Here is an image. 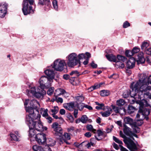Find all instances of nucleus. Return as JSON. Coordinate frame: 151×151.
<instances>
[{
	"label": "nucleus",
	"instance_id": "1",
	"mask_svg": "<svg viewBox=\"0 0 151 151\" xmlns=\"http://www.w3.org/2000/svg\"><path fill=\"white\" fill-rule=\"evenodd\" d=\"M146 85H144L143 83H141V80H139L136 83L132 82L131 84L130 88L131 90H129L130 91V96L131 97L137 98L136 96H137V94L138 95V98L141 99L140 96H139L140 95H141L142 94L147 95L150 96L151 95V93L149 92H147V88H146Z\"/></svg>",
	"mask_w": 151,
	"mask_h": 151
},
{
	"label": "nucleus",
	"instance_id": "2",
	"mask_svg": "<svg viewBox=\"0 0 151 151\" xmlns=\"http://www.w3.org/2000/svg\"><path fill=\"white\" fill-rule=\"evenodd\" d=\"M28 117H29V120L32 121L31 124H34V128L36 131L42 132L44 130V127L40 121L41 115L40 114H28L26 117V120Z\"/></svg>",
	"mask_w": 151,
	"mask_h": 151
},
{
	"label": "nucleus",
	"instance_id": "3",
	"mask_svg": "<svg viewBox=\"0 0 151 151\" xmlns=\"http://www.w3.org/2000/svg\"><path fill=\"white\" fill-rule=\"evenodd\" d=\"M119 135L121 137L124 138L123 141L124 143L131 151H135L137 150V148L134 141L130 138H127L122 131H120Z\"/></svg>",
	"mask_w": 151,
	"mask_h": 151
},
{
	"label": "nucleus",
	"instance_id": "4",
	"mask_svg": "<svg viewBox=\"0 0 151 151\" xmlns=\"http://www.w3.org/2000/svg\"><path fill=\"white\" fill-rule=\"evenodd\" d=\"M77 55L75 53H72L68 56V60L67 63L68 67H74L78 65L79 67L81 65V62L77 58Z\"/></svg>",
	"mask_w": 151,
	"mask_h": 151
},
{
	"label": "nucleus",
	"instance_id": "5",
	"mask_svg": "<svg viewBox=\"0 0 151 151\" xmlns=\"http://www.w3.org/2000/svg\"><path fill=\"white\" fill-rule=\"evenodd\" d=\"M34 2V0H24L22 10L24 15H27L28 14L33 13L34 12L32 7L29 6L28 7V4L29 2L31 5H32L33 4Z\"/></svg>",
	"mask_w": 151,
	"mask_h": 151
},
{
	"label": "nucleus",
	"instance_id": "6",
	"mask_svg": "<svg viewBox=\"0 0 151 151\" xmlns=\"http://www.w3.org/2000/svg\"><path fill=\"white\" fill-rule=\"evenodd\" d=\"M29 104L30 106L26 107L25 109L27 112H32V113H34V110L38 113L39 112L38 108L40 107V104L38 101L36 100L32 99L30 101Z\"/></svg>",
	"mask_w": 151,
	"mask_h": 151
},
{
	"label": "nucleus",
	"instance_id": "7",
	"mask_svg": "<svg viewBox=\"0 0 151 151\" xmlns=\"http://www.w3.org/2000/svg\"><path fill=\"white\" fill-rule=\"evenodd\" d=\"M53 82L51 79L47 78L45 76H42L40 79V87L41 89L47 88L51 86V83Z\"/></svg>",
	"mask_w": 151,
	"mask_h": 151
},
{
	"label": "nucleus",
	"instance_id": "8",
	"mask_svg": "<svg viewBox=\"0 0 151 151\" xmlns=\"http://www.w3.org/2000/svg\"><path fill=\"white\" fill-rule=\"evenodd\" d=\"M52 127L55 132L54 134L56 138L61 137L62 136L63 132L62 128L60 127L58 123H53L52 125Z\"/></svg>",
	"mask_w": 151,
	"mask_h": 151
},
{
	"label": "nucleus",
	"instance_id": "9",
	"mask_svg": "<svg viewBox=\"0 0 151 151\" xmlns=\"http://www.w3.org/2000/svg\"><path fill=\"white\" fill-rule=\"evenodd\" d=\"M65 63L64 60H57L54 63V65L52 66L54 69L57 71H61L63 70L64 67Z\"/></svg>",
	"mask_w": 151,
	"mask_h": 151
},
{
	"label": "nucleus",
	"instance_id": "10",
	"mask_svg": "<svg viewBox=\"0 0 151 151\" xmlns=\"http://www.w3.org/2000/svg\"><path fill=\"white\" fill-rule=\"evenodd\" d=\"M28 93L30 92L32 95L35 97L37 98H40L43 97L46 94V91L43 89H42L40 91L36 92L35 88V87L32 88L30 90H27Z\"/></svg>",
	"mask_w": 151,
	"mask_h": 151
},
{
	"label": "nucleus",
	"instance_id": "11",
	"mask_svg": "<svg viewBox=\"0 0 151 151\" xmlns=\"http://www.w3.org/2000/svg\"><path fill=\"white\" fill-rule=\"evenodd\" d=\"M29 117H28L27 118L26 122L29 128V136L30 137H32L35 136L37 132L36 130L34 128V124H31V122H32V121L30 122L29 120Z\"/></svg>",
	"mask_w": 151,
	"mask_h": 151
},
{
	"label": "nucleus",
	"instance_id": "12",
	"mask_svg": "<svg viewBox=\"0 0 151 151\" xmlns=\"http://www.w3.org/2000/svg\"><path fill=\"white\" fill-rule=\"evenodd\" d=\"M36 141L40 144H43L46 141V135L43 133H38L35 136Z\"/></svg>",
	"mask_w": 151,
	"mask_h": 151
},
{
	"label": "nucleus",
	"instance_id": "13",
	"mask_svg": "<svg viewBox=\"0 0 151 151\" xmlns=\"http://www.w3.org/2000/svg\"><path fill=\"white\" fill-rule=\"evenodd\" d=\"M64 107L66 109L70 111L74 110L73 113H78V109H75V103L72 102L69 103H66L64 105Z\"/></svg>",
	"mask_w": 151,
	"mask_h": 151
},
{
	"label": "nucleus",
	"instance_id": "14",
	"mask_svg": "<svg viewBox=\"0 0 151 151\" xmlns=\"http://www.w3.org/2000/svg\"><path fill=\"white\" fill-rule=\"evenodd\" d=\"M7 4L6 3H2L0 5V17H4L7 12Z\"/></svg>",
	"mask_w": 151,
	"mask_h": 151
},
{
	"label": "nucleus",
	"instance_id": "15",
	"mask_svg": "<svg viewBox=\"0 0 151 151\" xmlns=\"http://www.w3.org/2000/svg\"><path fill=\"white\" fill-rule=\"evenodd\" d=\"M140 118V117L139 118ZM135 125H134L133 128V131L135 133H139L140 131L139 128L138 126H140L142 125L143 123L142 119L140 118L137 120L136 122H134Z\"/></svg>",
	"mask_w": 151,
	"mask_h": 151
},
{
	"label": "nucleus",
	"instance_id": "16",
	"mask_svg": "<svg viewBox=\"0 0 151 151\" xmlns=\"http://www.w3.org/2000/svg\"><path fill=\"white\" fill-rule=\"evenodd\" d=\"M135 60L133 57L130 58L127 61L126 64V66L129 69L133 68L135 65Z\"/></svg>",
	"mask_w": 151,
	"mask_h": 151
},
{
	"label": "nucleus",
	"instance_id": "17",
	"mask_svg": "<svg viewBox=\"0 0 151 151\" xmlns=\"http://www.w3.org/2000/svg\"><path fill=\"white\" fill-rule=\"evenodd\" d=\"M10 135L12 140L16 141H18L19 138L21 137V135L20 133L17 131H15L14 132V134L10 133Z\"/></svg>",
	"mask_w": 151,
	"mask_h": 151
},
{
	"label": "nucleus",
	"instance_id": "18",
	"mask_svg": "<svg viewBox=\"0 0 151 151\" xmlns=\"http://www.w3.org/2000/svg\"><path fill=\"white\" fill-rule=\"evenodd\" d=\"M45 74L50 79H51L53 80L54 78L55 73L53 69H51L50 68L47 69L44 71Z\"/></svg>",
	"mask_w": 151,
	"mask_h": 151
},
{
	"label": "nucleus",
	"instance_id": "19",
	"mask_svg": "<svg viewBox=\"0 0 151 151\" xmlns=\"http://www.w3.org/2000/svg\"><path fill=\"white\" fill-rule=\"evenodd\" d=\"M123 131L124 133L127 135L131 136L133 133L131 131V129L128 127L125 124L123 125Z\"/></svg>",
	"mask_w": 151,
	"mask_h": 151
},
{
	"label": "nucleus",
	"instance_id": "20",
	"mask_svg": "<svg viewBox=\"0 0 151 151\" xmlns=\"http://www.w3.org/2000/svg\"><path fill=\"white\" fill-rule=\"evenodd\" d=\"M125 123L129 124L133 129L134 125H135L134 122L133 120L129 117H127L124 119Z\"/></svg>",
	"mask_w": 151,
	"mask_h": 151
},
{
	"label": "nucleus",
	"instance_id": "21",
	"mask_svg": "<svg viewBox=\"0 0 151 151\" xmlns=\"http://www.w3.org/2000/svg\"><path fill=\"white\" fill-rule=\"evenodd\" d=\"M141 80V83H143L144 85H147V86H150L149 84H151V75L148 78H146L142 80Z\"/></svg>",
	"mask_w": 151,
	"mask_h": 151
},
{
	"label": "nucleus",
	"instance_id": "22",
	"mask_svg": "<svg viewBox=\"0 0 151 151\" xmlns=\"http://www.w3.org/2000/svg\"><path fill=\"white\" fill-rule=\"evenodd\" d=\"M106 57L109 61L116 63L117 61L116 56L113 54L107 55H106Z\"/></svg>",
	"mask_w": 151,
	"mask_h": 151
},
{
	"label": "nucleus",
	"instance_id": "23",
	"mask_svg": "<svg viewBox=\"0 0 151 151\" xmlns=\"http://www.w3.org/2000/svg\"><path fill=\"white\" fill-rule=\"evenodd\" d=\"M96 104L98 105L95 107V108L97 110L103 109L104 110L105 106L103 103H99L98 102H95Z\"/></svg>",
	"mask_w": 151,
	"mask_h": 151
},
{
	"label": "nucleus",
	"instance_id": "24",
	"mask_svg": "<svg viewBox=\"0 0 151 151\" xmlns=\"http://www.w3.org/2000/svg\"><path fill=\"white\" fill-rule=\"evenodd\" d=\"M149 46V44L147 42H144L142 43L141 46L142 50L145 52V51L148 48L147 47Z\"/></svg>",
	"mask_w": 151,
	"mask_h": 151
},
{
	"label": "nucleus",
	"instance_id": "25",
	"mask_svg": "<svg viewBox=\"0 0 151 151\" xmlns=\"http://www.w3.org/2000/svg\"><path fill=\"white\" fill-rule=\"evenodd\" d=\"M137 109L132 105H129L127 108V112L128 113H132L134 112Z\"/></svg>",
	"mask_w": 151,
	"mask_h": 151
},
{
	"label": "nucleus",
	"instance_id": "26",
	"mask_svg": "<svg viewBox=\"0 0 151 151\" xmlns=\"http://www.w3.org/2000/svg\"><path fill=\"white\" fill-rule=\"evenodd\" d=\"M86 129L87 130L90 131L94 133H96V130L94 129L92 125L91 124H87L86 126Z\"/></svg>",
	"mask_w": 151,
	"mask_h": 151
},
{
	"label": "nucleus",
	"instance_id": "27",
	"mask_svg": "<svg viewBox=\"0 0 151 151\" xmlns=\"http://www.w3.org/2000/svg\"><path fill=\"white\" fill-rule=\"evenodd\" d=\"M97 132L99 138L97 137L95 135V137L96 140L98 141H99L102 139V138L100 137L103 135L104 132L101 130H98L97 131Z\"/></svg>",
	"mask_w": 151,
	"mask_h": 151
},
{
	"label": "nucleus",
	"instance_id": "28",
	"mask_svg": "<svg viewBox=\"0 0 151 151\" xmlns=\"http://www.w3.org/2000/svg\"><path fill=\"white\" fill-rule=\"evenodd\" d=\"M75 98L78 104L81 103V102L83 101L84 99V97L82 95L76 96Z\"/></svg>",
	"mask_w": 151,
	"mask_h": 151
},
{
	"label": "nucleus",
	"instance_id": "29",
	"mask_svg": "<svg viewBox=\"0 0 151 151\" xmlns=\"http://www.w3.org/2000/svg\"><path fill=\"white\" fill-rule=\"evenodd\" d=\"M116 58L117 61L122 62H124L127 60V58L125 57L120 55H117Z\"/></svg>",
	"mask_w": 151,
	"mask_h": 151
},
{
	"label": "nucleus",
	"instance_id": "30",
	"mask_svg": "<svg viewBox=\"0 0 151 151\" xmlns=\"http://www.w3.org/2000/svg\"><path fill=\"white\" fill-rule=\"evenodd\" d=\"M110 93V91L107 90H104L101 91V95L102 96H108Z\"/></svg>",
	"mask_w": 151,
	"mask_h": 151
},
{
	"label": "nucleus",
	"instance_id": "31",
	"mask_svg": "<svg viewBox=\"0 0 151 151\" xmlns=\"http://www.w3.org/2000/svg\"><path fill=\"white\" fill-rule=\"evenodd\" d=\"M143 54L142 53V54H140L138 55V62L142 63H145V59L143 56Z\"/></svg>",
	"mask_w": 151,
	"mask_h": 151
},
{
	"label": "nucleus",
	"instance_id": "32",
	"mask_svg": "<svg viewBox=\"0 0 151 151\" xmlns=\"http://www.w3.org/2000/svg\"><path fill=\"white\" fill-rule=\"evenodd\" d=\"M115 65L116 66H117L118 68L121 69L124 68L125 67L124 64L123 62L118 61H116Z\"/></svg>",
	"mask_w": 151,
	"mask_h": 151
},
{
	"label": "nucleus",
	"instance_id": "33",
	"mask_svg": "<svg viewBox=\"0 0 151 151\" xmlns=\"http://www.w3.org/2000/svg\"><path fill=\"white\" fill-rule=\"evenodd\" d=\"M60 138H62L63 139H66L67 140H69L70 139V135L67 133H65L63 135L62 134V136L61 137L57 138L59 139V140Z\"/></svg>",
	"mask_w": 151,
	"mask_h": 151
},
{
	"label": "nucleus",
	"instance_id": "34",
	"mask_svg": "<svg viewBox=\"0 0 151 151\" xmlns=\"http://www.w3.org/2000/svg\"><path fill=\"white\" fill-rule=\"evenodd\" d=\"M86 58L85 59L86 60L83 62V64L84 65H86L88 64L89 58L91 57V54L89 52H86Z\"/></svg>",
	"mask_w": 151,
	"mask_h": 151
},
{
	"label": "nucleus",
	"instance_id": "35",
	"mask_svg": "<svg viewBox=\"0 0 151 151\" xmlns=\"http://www.w3.org/2000/svg\"><path fill=\"white\" fill-rule=\"evenodd\" d=\"M104 111H105V112L103 113L101 112H100V113H110L111 112H112V109L108 106H105Z\"/></svg>",
	"mask_w": 151,
	"mask_h": 151
},
{
	"label": "nucleus",
	"instance_id": "36",
	"mask_svg": "<svg viewBox=\"0 0 151 151\" xmlns=\"http://www.w3.org/2000/svg\"><path fill=\"white\" fill-rule=\"evenodd\" d=\"M42 116L46 119L49 123H52V119L51 117L49 116L48 114H42Z\"/></svg>",
	"mask_w": 151,
	"mask_h": 151
},
{
	"label": "nucleus",
	"instance_id": "37",
	"mask_svg": "<svg viewBox=\"0 0 151 151\" xmlns=\"http://www.w3.org/2000/svg\"><path fill=\"white\" fill-rule=\"evenodd\" d=\"M32 148L35 151H43V148L40 146L37 145H34Z\"/></svg>",
	"mask_w": 151,
	"mask_h": 151
},
{
	"label": "nucleus",
	"instance_id": "38",
	"mask_svg": "<svg viewBox=\"0 0 151 151\" xmlns=\"http://www.w3.org/2000/svg\"><path fill=\"white\" fill-rule=\"evenodd\" d=\"M145 114H137L136 117L137 118H140V117H143V118H141L142 119V120L145 119L147 121L149 119L148 117V115H145Z\"/></svg>",
	"mask_w": 151,
	"mask_h": 151
},
{
	"label": "nucleus",
	"instance_id": "39",
	"mask_svg": "<svg viewBox=\"0 0 151 151\" xmlns=\"http://www.w3.org/2000/svg\"><path fill=\"white\" fill-rule=\"evenodd\" d=\"M123 97L125 98L129 97L130 96V91L129 90H127L124 91L123 94Z\"/></svg>",
	"mask_w": 151,
	"mask_h": 151
},
{
	"label": "nucleus",
	"instance_id": "40",
	"mask_svg": "<svg viewBox=\"0 0 151 151\" xmlns=\"http://www.w3.org/2000/svg\"><path fill=\"white\" fill-rule=\"evenodd\" d=\"M47 145L48 146H53L55 144V142L51 139H49L47 140Z\"/></svg>",
	"mask_w": 151,
	"mask_h": 151
},
{
	"label": "nucleus",
	"instance_id": "41",
	"mask_svg": "<svg viewBox=\"0 0 151 151\" xmlns=\"http://www.w3.org/2000/svg\"><path fill=\"white\" fill-rule=\"evenodd\" d=\"M86 53L85 54L83 53L79 54L77 56V58H78V60H79L80 61L81 60L86 59Z\"/></svg>",
	"mask_w": 151,
	"mask_h": 151
},
{
	"label": "nucleus",
	"instance_id": "42",
	"mask_svg": "<svg viewBox=\"0 0 151 151\" xmlns=\"http://www.w3.org/2000/svg\"><path fill=\"white\" fill-rule=\"evenodd\" d=\"M125 102L123 99H120L116 101V104L119 106H121L124 104Z\"/></svg>",
	"mask_w": 151,
	"mask_h": 151
},
{
	"label": "nucleus",
	"instance_id": "43",
	"mask_svg": "<svg viewBox=\"0 0 151 151\" xmlns=\"http://www.w3.org/2000/svg\"><path fill=\"white\" fill-rule=\"evenodd\" d=\"M125 54L126 56L128 57H131L134 55L132 50H126Z\"/></svg>",
	"mask_w": 151,
	"mask_h": 151
},
{
	"label": "nucleus",
	"instance_id": "44",
	"mask_svg": "<svg viewBox=\"0 0 151 151\" xmlns=\"http://www.w3.org/2000/svg\"><path fill=\"white\" fill-rule=\"evenodd\" d=\"M82 74H83V73L81 74H79V73L77 70L73 71L70 73V76L74 75L77 76H78L79 75Z\"/></svg>",
	"mask_w": 151,
	"mask_h": 151
},
{
	"label": "nucleus",
	"instance_id": "45",
	"mask_svg": "<svg viewBox=\"0 0 151 151\" xmlns=\"http://www.w3.org/2000/svg\"><path fill=\"white\" fill-rule=\"evenodd\" d=\"M111 107L112 109H113L114 112H115L116 113H119L120 109H119L118 107L113 105H112Z\"/></svg>",
	"mask_w": 151,
	"mask_h": 151
},
{
	"label": "nucleus",
	"instance_id": "46",
	"mask_svg": "<svg viewBox=\"0 0 151 151\" xmlns=\"http://www.w3.org/2000/svg\"><path fill=\"white\" fill-rule=\"evenodd\" d=\"M67 119L69 120L70 122H73L74 121V119L71 114H68L67 115Z\"/></svg>",
	"mask_w": 151,
	"mask_h": 151
},
{
	"label": "nucleus",
	"instance_id": "47",
	"mask_svg": "<svg viewBox=\"0 0 151 151\" xmlns=\"http://www.w3.org/2000/svg\"><path fill=\"white\" fill-rule=\"evenodd\" d=\"M88 119V117L86 115H84L81 118V122L83 123H86Z\"/></svg>",
	"mask_w": 151,
	"mask_h": 151
},
{
	"label": "nucleus",
	"instance_id": "48",
	"mask_svg": "<svg viewBox=\"0 0 151 151\" xmlns=\"http://www.w3.org/2000/svg\"><path fill=\"white\" fill-rule=\"evenodd\" d=\"M54 88L53 87L50 88L47 91V94L49 96L51 95L54 92Z\"/></svg>",
	"mask_w": 151,
	"mask_h": 151
},
{
	"label": "nucleus",
	"instance_id": "49",
	"mask_svg": "<svg viewBox=\"0 0 151 151\" xmlns=\"http://www.w3.org/2000/svg\"><path fill=\"white\" fill-rule=\"evenodd\" d=\"M100 86V85H94V86H91L88 89L90 91H92L95 89L98 88Z\"/></svg>",
	"mask_w": 151,
	"mask_h": 151
},
{
	"label": "nucleus",
	"instance_id": "50",
	"mask_svg": "<svg viewBox=\"0 0 151 151\" xmlns=\"http://www.w3.org/2000/svg\"><path fill=\"white\" fill-rule=\"evenodd\" d=\"M113 138L114 140L116 142L120 144L119 145H121L123 144V143L121 141L119 140V139H118L115 137L113 136Z\"/></svg>",
	"mask_w": 151,
	"mask_h": 151
},
{
	"label": "nucleus",
	"instance_id": "51",
	"mask_svg": "<svg viewBox=\"0 0 151 151\" xmlns=\"http://www.w3.org/2000/svg\"><path fill=\"white\" fill-rule=\"evenodd\" d=\"M59 110V108L58 106H55L51 109V111L53 113H57Z\"/></svg>",
	"mask_w": 151,
	"mask_h": 151
},
{
	"label": "nucleus",
	"instance_id": "52",
	"mask_svg": "<svg viewBox=\"0 0 151 151\" xmlns=\"http://www.w3.org/2000/svg\"><path fill=\"white\" fill-rule=\"evenodd\" d=\"M77 106L79 110L81 111L82 110L84 107V106L83 103L78 104Z\"/></svg>",
	"mask_w": 151,
	"mask_h": 151
},
{
	"label": "nucleus",
	"instance_id": "53",
	"mask_svg": "<svg viewBox=\"0 0 151 151\" xmlns=\"http://www.w3.org/2000/svg\"><path fill=\"white\" fill-rule=\"evenodd\" d=\"M52 4L54 9L55 10H57L58 8L57 1L56 0H53Z\"/></svg>",
	"mask_w": 151,
	"mask_h": 151
},
{
	"label": "nucleus",
	"instance_id": "54",
	"mask_svg": "<svg viewBox=\"0 0 151 151\" xmlns=\"http://www.w3.org/2000/svg\"><path fill=\"white\" fill-rule=\"evenodd\" d=\"M140 51V49L139 48L137 47H134L132 51L134 55L135 53H137Z\"/></svg>",
	"mask_w": 151,
	"mask_h": 151
},
{
	"label": "nucleus",
	"instance_id": "55",
	"mask_svg": "<svg viewBox=\"0 0 151 151\" xmlns=\"http://www.w3.org/2000/svg\"><path fill=\"white\" fill-rule=\"evenodd\" d=\"M67 140L66 139H63L62 138H60L59 140V142L61 143H63L64 142L67 144H70V143L67 141Z\"/></svg>",
	"mask_w": 151,
	"mask_h": 151
},
{
	"label": "nucleus",
	"instance_id": "56",
	"mask_svg": "<svg viewBox=\"0 0 151 151\" xmlns=\"http://www.w3.org/2000/svg\"><path fill=\"white\" fill-rule=\"evenodd\" d=\"M48 110L47 109H45L44 108H41L40 110V113H47Z\"/></svg>",
	"mask_w": 151,
	"mask_h": 151
},
{
	"label": "nucleus",
	"instance_id": "57",
	"mask_svg": "<svg viewBox=\"0 0 151 151\" xmlns=\"http://www.w3.org/2000/svg\"><path fill=\"white\" fill-rule=\"evenodd\" d=\"M130 26V23L127 21H126L125 22H124L123 26L124 28H126L129 27Z\"/></svg>",
	"mask_w": 151,
	"mask_h": 151
},
{
	"label": "nucleus",
	"instance_id": "58",
	"mask_svg": "<svg viewBox=\"0 0 151 151\" xmlns=\"http://www.w3.org/2000/svg\"><path fill=\"white\" fill-rule=\"evenodd\" d=\"M52 117L56 119H59L61 120H63V118L61 116H58L56 115V114H52Z\"/></svg>",
	"mask_w": 151,
	"mask_h": 151
},
{
	"label": "nucleus",
	"instance_id": "59",
	"mask_svg": "<svg viewBox=\"0 0 151 151\" xmlns=\"http://www.w3.org/2000/svg\"><path fill=\"white\" fill-rule=\"evenodd\" d=\"M84 142H86V143H85L84 146H86L87 147L89 148L90 147L91 145H92L91 142H88L87 141H86Z\"/></svg>",
	"mask_w": 151,
	"mask_h": 151
},
{
	"label": "nucleus",
	"instance_id": "60",
	"mask_svg": "<svg viewBox=\"0 0 151 151\" xmlns=\"http://www.w3.org/2000/svg\"><path fill=\"white\" fill-rule=\"evenodd\" d=\"M39 4L42 5H48V3L45 1V0H39Z\"/></svg>",
	"mask_w": 151,
	"mask_h": 151
},
{
	"label": "nucleus",
	"instance_id": "61",
	"mask_svg": "<svg viewBox=\"0 0 151 151\" xmlns=\"http://www.w3.org/2000/svg\"><path fill=\"white\" fill-rule=\"evenodd\" d=\"M145 53L148 55H151V48H148L145 51Z\"/></svg>",
	"mask_w": 151,
	"mask_h": 151
},
{
	"label": "nucleus",
	"instance_id": "62",
	"mask_svg": "<svg viewBox=\"0 0 151 151\" xmlns=\"http://www.w3.org/2000/svg\"><path fill=\"white\" fill-rule=\"evenodd\" d=\"M146 61L149 63H151V56H147L145 59Z\"/></svg>",
	"mask_w": 151,
	"mask_h": 151
},
{
	"label": "nucleus",
	"instance_id": "63",
	"mask_svg": "<svg viewBox=\"0 0 151 151\" xmlns=\"http://www.w3.org/2000/svg\"><path fill=\"white\" fill-rule=\"evenodd\" d=\"M43 151H52V150L49 146L46 145L44 149L43 148Z\"/></svg>",
	"mask_w": 151,
	"mask_h": 151
},
{
	"label": "nucleus",
	"instance_id": "64",
	"mask_svg": "<svg viewBox=\"0 0 151 151\" xmlns=\"http://www.w3.org/2000/svg\"><path fill=\"white\" fill-rule=\"evenodd\" d=\"M86 143V142H83L79 144L77 146L80 149H82L83 146H84V143Z\"/></svg>",
	"mask_w": 151,
	"mask_h": 151
}]
</instances>
